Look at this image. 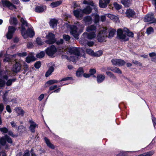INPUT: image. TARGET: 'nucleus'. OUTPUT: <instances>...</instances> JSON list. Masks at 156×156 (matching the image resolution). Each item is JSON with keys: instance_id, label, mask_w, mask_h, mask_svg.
<instances>
[{"instance_id": "obj_1", "label": "nucleus", "mask_w": 156, "mask_h": 156, "mask_svg": "<svg viewBox=\"0 0 156 156\" xmlns=\"http://www.w3.org/2000/svg\"><path fill=\"white\" fill-rule=\"evenodd\" d=\"M86 32L82 34L80 42L83 44H86L90 47L92 46L94 44L93 41H87L86 39L91 40L94 39L96 36V27L94 25H92L87 27L86 29Z\"/></svg>"}, {"instance_id": "obj_2", "label": "nucleus", "mask_w": 156, "mask_h": 156, "mask_svg": "<svg viewBox=\"0 0 156 156\" xmlns=\"http://www.w3.org/2000/svg\"><path fill=\"white\" fill-rule=\"evenodd\" d=\"M20 21L22 23L20 31L22 36L24 38H27L28 36L30 37L34 35V32L31 25L27 23L23 18H21Z\"/></svg>"}, {"instance_id": "obj_3", "label": "nucleus", "mask_w": 156, "mask_h": 156, "mask_svg": "<svg viewBox=\"0 0 156 156\" xmlns=\"http://www.w3.org/2000/svg\"><path fill=\"white\" fill-rule=\"evenodd\" d=\"M115 32V29L112 28L108 29L103 27L100 30L97 36V40L99 42L105 41L107 37L109 38L113 37Z\"/></svg>"}, {"instance_id": "obj_4", "label": "nucleus", "mask_w": 156, "mask_h": 156, "mask_svg": "<svg viewBox=\"0 0 156 156\" xmlns=\"http://www.w3.org/2000/svg\"><path fill=\"white\" fill-rule=\"evenodd\" d=\"M69 27L71 34L75 38L78 39L79 35V33L77 31L78 27H81L83 28L84 27L82 24H80L78 22L75 23L74 25H69Z\"/></svg>"}, {"instance_id": "obj_5", "label": "nucleus", "mask_w": 156, "mask_h": 156, "mask_svg": "<svg viewBox=\"0 0 156 156\" xmlns=\"http://www.w3.org/2000/svg\"><path fill=\"white\" fill-rule=\"evenodd\" d=\"M27 55V53L26 52H23L22 53H20L17 54H15L13 55H8L3 60L4 62H8L9 63H11L14 61H16V56L24 57Z\"/></svg>"}, {"instance_id": "obj_6", "label": "nucleus", "mask_w": 156, "mask_h": 156, "mask_svg": "<svg viewBox=\"0 0 156 156\" xmlns=\"http://www.w3.org/2000/svg\"><path fill=\"white\" fill-rule=\"evenodd\" d=\"M128 29L125 28L123 30L119 29L117 31V36L118 38L123 41H128L129 38L126 35V31Z\"/></svg>"}, {"instance_id": "obj_7", "label": "nucleus", "mask_w": 156, "mask_h": 156, "mask_svg": "<svg viewBox=\"0 0 156 156\" xmlns=\"http://www.w3.org/2000/svg\"><path fill=\"white\" fill-rule=\"evenodd\" d=\"M46 54L49 56L52 57L57 52V50L56 47L53 45H51L48 47L45 50Z\"/></svg>"}, {"instance_id": "obj_8", "label": "nucleus", "mask_w": 156, "mask_h": 156, "mask_svg": "<svg viewBox=\"0 0 156 156\" xmlns=\"http://www.w3.org/2000/svg\"><path fill=\"white\" fill-rule=\"evenodd\" d=\"M144 21L145 22H149L150 23H156V19L154 17V14L150 12L146 15L144 18Z\"/></svg>"}, {"instance_id": "obj_9", "label": "nucleus", "mask_w": 156, "mask_h": 156, "mask_svg": "<svg viewBox=\"0 0 156 156\" xmlns=\"http://www.w3.org/2000/svg\"><path fill=\"white\" fill-rule=\"evenodd\" d=\"M16 80V78H14L12 79H9L7 80L6 83L5 81L2 79H0V89L2 87H4L5 84L7 86H9L12 85V83L15 82Z\"/></svg>"}, {"instance_id": "obj_10", "label": "nucleus", "mask_w": 156, "mask_h": 156, "mask_svg": "<svg viewBox=\"0 0 156 156\" xmlns=\"http://www.w3.org/2000/svg\"><path fill=\"white\" fill-rule=\"evenodd\" d=\"M46 37L48 40L45 41V42L48 44H52L56 41L55 35L52 33H49L46 36Z\"/></svg>"}, {"instance_id": "obj_11", "label": "nucleus", "mask_w": 156, "mask_h": 156, "mask_svg": "<svg viewBox=\"0 0 156 156\" xmlns=\"http://www.w3.org/2000/svg\"><path fill=\"white\" fill-rule=\"evenodd\" d=\"M6 141L10 144L12 143V139L7 135H5L4 137H2L0 138V144L1 145H5Z\"/></svg>"}, {"instance_id": "obj_12", "label": "nucleus", "mask_w": 156, "mask_h": 156, "mask_svg": "<svg viewBox=\"0 0 156 156\" xmlns=\"http://www.w3.org/2000/svg\"><path fill=\"white\" fill-rule=\"evenodd\" d=\"M69 53L71 54H73L74 55L80 56V49L75 47H70L67 49Z\"/></svg>"}, {"instance_id": "obj_13", "label": "nucleus", "mask_w": 156, "mask_h": 156, "mask_svg": "<svg viewBox=\"0 0 156 156\" xmlns=\"http://www.w3.org/2000/svg\"><path fill=\"white\" fill-rule=\"evenodd\" d=\"M111 62L113 65L117 66H122L126 63L124 61L120 59H112Z\"/></svg>"}, {"instance_id": "obj_14", "label": "nucleus", "mask_w": 156, "mask_h": 156, "mask_svg": "<svg viewBox=\"0 0 156 156\" xmlns=\"http://www.w3.org/2000/svg\"><path fill=\"white\" fill-rule=\"evenodd\" d=\"M16 30L15 27L12 26H9L8 27V31L6 35L7 39H10L12 38L13 34Z\"/></svg>"}, {"instance_id": "obj_15", "label": "nucleus", "mask_w": 156, "mask_h": 156, "mask_svg": "<svg viewBox=\"0 0 156 156\" xmlns=\"http://www.w3.org/2000/svg\"><path fill=\"white\" fill-rule=\"evenodd\" d=\"M2 4L4 6H6L11 9H16V7L15 5H13L10 2L5 0H2Z\"/></svg>"}, {"instance_id": "obj_16", "label": "nucleus", "mask_w": 156, "mask_h": 156, "mask_svg": "<svg viewBox=\"0 0 156 156\" xmlns=\"http://www.w3.org/2000/svg\"><path fill=\"white\" fill-rule=\"evenodd\" d=\"M126 15L128 18L136 17L137 16L136 14L132 9H129L126 12Z\"/></svg>"}, {"instance_id": "obj_17", "label": "nucleus", "mask_w": 156, "mask_h": 156, "mask_svg": "<svg viewBox=\"0 0 156 156\" xmlns=\"http://www.w3.org/2000/svg\"><path fill=\"white\" fill-rule=\"evenodd\" d=\"M29 122L30 124L29 127L30 130L32 133H34L35 131L36 128L38 127V125L32 119L29 120Z\"/></svg>"}, {"instance_id": "obj_18", "label": "nucleus", "mask_w": 156, "mask_h": 156, "mask_svg": "<svg viewBox=\"0 0 156 156\" xmlns=\"http://www.w3.org/2000/svg\"><path fill=\"white\" fill-rule=\"evenodd\" d=\"M74 16L77 18H81L83 16L82 10L81 9H77L73 11Z\"/></svg>"}, {"instance_id": "obj_19", "label": "nucleus", "mask_w": 156, "mask_h": 156, "mask_svg": "<svg viewBox=\"0 0 156 156\" xmlns=\"http://www.w3.org/2000/svg\"><path fill=\"white\" fill-rule=\"evenodd\" d=\"M8 74L10 76H12L10 72H5V71H0V78L7 80L8 78Z\"/></svg>"}, {"instance_id": "obj_20", "label": "nucleus", "mask_w": 156, "mask_h": 156, "mask_svg": "<svg viewBox=\"0 0 156 156\" xmlns=\"http://www.w3.org/2000/svg\"><path fill=\"white\" fill-rule=\"evenodd\" d=\"M83 21L86 25H89L91 24L93 20L91 16H87L84 17Z\"/></svg>"}, {"instance_id": "obj_21", "label": "nucleus", "mask_w": 156, "mask_h": 156, "mask_svg": "<svg viewBox=\"0 0 156 156\" xmlns=\"http://www.w3.org/2000/svg\"><path fill=\"white\" fill-rule=\"evenodd\" d=\"M21 69V66L19 63L16 62L12 69L13 72L17 73L20 72Z\"/></svg>"}, {"instance_id": "obj_22", "label": "nucleus", "mask_w": 156, "mask_h": 156, "mask_svg": "<svg viewBox=\"0 0 156 156\" xmlns=\"http://www.w3.org/2000/svg\"><path fill=\"white\" fill-rule=\"evenodd\" d=\"M104 2L102 0H100L99 2V5L102 8L106 7L109 3L110 0H103Z\"/></svg>"}, {"instance_id": "obj_23", "label": "nucleus", "mask_w": 156, "mask_h": 156, "mask_svg": "<svg viewBox=\"0 0 156 156\" xmlns=\"http://www.w3.org/2000/svg\"><path fill=\"white\" fill-rule=\"evenodd\" d=\"M105 76L103 74H100L97 75V80L98 83H101L105 80Z\"/></svg>"}, {"instance_id": "obj_24", "label": "nucleus", "mask_w": 156, "mask_h": 156, "mask_svg": "<svg viewBox=\"0 0 156 156\" xmlns=\"http://www.w3.org/2000/svg\"><path fill=\"white\" fill-rule=\"evenodd\" d=\"M54 64H53L52 66L50 67L48 70L45 73V76L48 77L49 76L51 73L53 72L54 70Z\"/></svg>"}, {"instance_id": "obj_25", "label": "nucleus", "mask_w": 156, "mask_h": 156, "mask_svg": "<svg viewBox=\"0 0 156 156\" xmlns=\"http://www.w3.org/2000/svg\"><path fill=\"white\" fill-rule=\"evenodd\" d=\"M46 9V7L45 6H37L36 7L35 9V11L36 12L40 13L43 12Z\"/></svg>"}, {"instance_id": "obj_26", "label": "nucleus", "mask_w": 156, "mask_h": 156, "mask_svg": "<svg viewBox=\"0 0 156 156\" xmlns=\"http://www.w3.org/2000/svg\"><path fill=\"white\" fill-rule=\"evenodd\" d=\"M155 151H154L151 150L139 154L138 156H151L153 155Z\"/></svg>"}, {"instance_id": "obj_27", "label": "nucleus", "mask_w": 156, "mask_h": 156, "mask_svg": "<svg viewBox=\"0 0 156 156\" xmlns=\"http://www.w3.org/2000/svg\"><path fill=\"white\" fill-rule=\"evenodd\" d=\"M82 10L83 14H89L92 11V9L89 6L86 7V8Z\"/></svg>"}, {"instance_id": "obj_28", "label": "nucleus", "mask_w": 156, "mask_h": 156, "mask_svg": "<svg viewBox=\"0 0 156 156\" xmlns=\"http://www.w3.org/2000/svg\"><path fill=\"white\" fill-rule=\"evenodd\" d=\"M15 110L18 115H21L22 116L23 115L24 112L21 108L16 107L15 108Z\"/></svg>"}, {"instance_id": "obj_29", "label": "nucleus", "mask_w": 156, "mask_h": 156, "mask_svg": "<svg viewBox=\"0 0 156 156\" xmlns=\"http://www.w3.org/2000/svg\"><path fill=\"white\" fill-rule=\"evenodd\" d=\"M107 69L108 70H110L115 73H117L119 74L122 73V72L120 70V69L119 68L116 67H108L107 68Z\"/></svg>"}, {"instance_id": "obj_30", "label": "nucleus", "mask_w": 156, "mask_h": 156, "mask_svg": "<svg viewBox=\"0 0 156 156\" xmlns=\"http://www.w3.org/2000/svg\"><path fill=\"white\" fill-rule=\"evenodd\" d=\"M109 18L112 20H114V21L117 22L119 21V19L116 16L111 14H106Z\"/></svg>"}, {"instance_id": "obj_31", "label": "nucleus", "mask_w": 156, "mask_h": 156, "mask_svg": "<svg viewBox=\"0 0 156 156\" xmlns=\"http://www.w3.org/2000/svg\"><path fill=\"white\" fill-rule=\"evenodd\" d=\"M44 140L48 147L52 149H54L55 148L54 145L50 142V140L47 137H45L44 138Z\"/></svg>"}, {"instance_id": "obj_32", "label": "nucleus", "mask_w": 156, "mask_h": 156, "mask_svg": "<svg viewBox=\"0 0 156 156\" xmlns=\"http://www.w3.org/2000/svg\"><path fill=\"white\" fill-rule=\"evenodd\" d=\"M9 22L11 25H16L18 23L16 18L14 17L10 18L9 20Z\"/></svg>"}, {"instance_id": "obj_33", "label": "nucleus", "mask_w": 156, "mask_h": 156, "mask_svg": "<svg viewBox=\"0 0 156 156\" xmlns=\"http://www.w3.org/2000/svg\"><path fill=\"white\" fill-rule=\"evenodd\" d=\"M57 20L55 19L51 20L50 24V26L53 28L56 27L57 25Z\"/></svg>"}, {"instance_id": "obj_34", "label": "nucleus", "mask_w": 156, "mask_h": 156, "mask_svg": "<svg viewBox=\"0 0 156 156\" xmlns=\"http://www.w3.org/2000/svg\"><path fill=\"white\" fill-rule=\"evenodd\" d=\"M36 60V58L32 55L29 56L26 58V62L28 63H30L31 62L34 61Z\"/></svg>"}, {"instance_id": "obj_35", "label": "nucleus", "mask_w": 156, "mask_h": 156, "mask_svg": "<svg viewBox=\"0 0 156 156\" xmlns=\"http://www.w3.org/2000/svg\"><path fill=\"white\" fill-rule=\"evenodd\" d=\"M121 3L125 7H129L131 4V2L129 0H121Z\"/></svg>"}, {"instance_id": "obj_36", "label": "nucleus", "mask_w": 156, "mask_h": 156, "mask_svg": "<svg viewBox=\"0 0 156 156\" xmlns=\"http://www.w3.org/2000/svg\"><path fill=\"white\" fill-rule=\"evenodd\" d=\"M62 3V1L60 0L52 3L51 4V5L52 8H55L59 5Z\"/></svg>"}, {"instance_id": "obj_37", "label": "nucleus", "mask_w": 156, "mask_h": 156, "mask_svg": "<svg viewBox=\"0 0 156 156\" xmlns=\"http://www.w3.org/2000/svg\"><path fill=\"white\" fill-rule=\"evenodd\" d=\"M83 73V68H80L76 71V76L79 77H80L82 76Z\"/></svg>"}, {"instance_id": "obj_38", "label": "nucleus", "mask_w": 156, "mask_h": 156, "mask_svg": "<svg viewBox=\"0 0 156 156\" xmlns=\"http://www.w3.org/2000/svg\"><path fill=\"white\" fill-rule=\"evenodd\" d=\"M83 4H87L90 5H91L92 6H93L94 7L95 6V5L94 3L93 2L90 0L88 1H84L83 2Z\"/></svg>"}, {"instance_id": "obj_39", "label": "nucleus", "mask_w": 156, "mask_h": 156, "mask_svg": "<svg viewBox=\"0 0 156 156\" xmlns=\"http://www.w3.org/2000/svg\"><path fill=\"white\" fill-rule=\"evenodd\" d=\"M86 51L87 53L88 54L94 56V52L92 49L90 48H87L86 49Z\"/></svg>"}, {"instance_id": "obj_40", "label": "nucleus", "mask_w": 156, "mask_h": 156, "mask_svg": "<svg viewBox=\"0 0 156 156\" xmlns=\"http://www.w3.org/2000/svg\"><path fill=\"white\" fill-rule=\"evenodd\" d=\"M8 92V91H6L5 93L2 96L3 101L4 102H6V104L7 103V102L8 101V99L6 97L7 96Z\"/></svg>"}, {"instance_id": "obj_41", "label": "nucleus", "mask_w": 156, "mask_h": 156, "mask_svg": "<svg viewBox=\"0 0 156 156\" xmlns=\"http://www.w3.org/2000/svg\"><path fill=\"white\" fill-rule=\"evenodd\" d=\"M45 55V53L44 51H41L40 53L37 54L36 56L39 58H42Z\"/></svg>"}, {"instance_id": "obj_42", "label": "nucleus", "mask_w": 156, "mask_h": 156, "mask_svg": "<svg viewBox=\"0 0 156 156\" xmlns=\"http://www.w3.org/2000/svg\"><path fill=\"white\" fill-rule=\"evenodd\" d=\"M94 22L95 23H98L100 20V17L99 15L95 14L94 16Z\"/></svg>"}, {"instance_id": "obj_43", "label": "nucleus", "mask_w": 156, "mask_h": 156, "mask_svg": "<svg viewBox=\"0 0 156 156\" xmlns=\"http://www.w3.org/2000/svg\"><path fill=\"white\" fill-rule=\"evenodd\" d=\"M154 32V30L151 27H149L147 29V34L149 35Z\"/></svg>"}, {"instance_id": "obj_44", "label": "nucleus", "mask_w": 156, "mask_h": 156, "mask_svg": "<svg viewBox=\"0 0 156 156\" xmlns=\"http://www.w3.org/2000/svg\"><path fill=\"white\" fill-rule=\"evenodd\" d=\"M106 73L108 76L111 78L113 79H115L116 78V76L112 73L110 72H106Z\"/></svg>"}, {"instance_id": "obj_45", "label": "nucleus", "mask_w": 156, "mask_h": 156, "mask_svg": "<svg viewBox=\"0 0 156 156\" xmlns=\"http://www.w3.org/2000/svg\"><path fill=\"white\" fill-rule=\"evenodd\" d=\"M103 53V51L101 50H99L95 53L94 52V56L99 57L101 56Z\"/></svg>"}, {"instance_id": "obj_46", "label": "nucleus", "mask_w": 156, "mask_h": 156, "mask_svg": "<svg viewBox=\"0 0 156 156\" xmlns=\"http://www.w3.org/2000/svg\"><path fill=\"white\" fill-rule=\"evenodd\" d=\"M78 57L75 55V56H72L69 57V59L70 61H71L73 62H74L76 60L78 59Z\"/></svg>"}, {"instance_id": "obj_47", "label": "nucleus", "mask_w": 156, "mask_h": 156, "mask_svg": "<svg viewBox=\"0 0 156 156\" xmlns=\"http://www.w3.org/2000/svg\"><path fill=\"white\" fill-rule=\"evenodd\" d=\"M126 35L129 37H133V34L128 29V30L126 31Z\"/></svg>"}, {"instance_id": "obj_48", "label": "nucleus", "mask_w": 156, "mask_h": 156, "mask_svg": "<svg viewBox=\"0 0 156 156\" xmlns=\"http://www.w3.org/2000/svg\"><path fill=\"white\" fill-rule=\"evenodd\" d=\"M0 130L3 133H6L8 132V130L7 128L5 127L0 128Z\"/></svg>"}, {"instance_id": "obj_49", "label": "nucleus", "mask_w": 156, "mask_h": 156, "mask_svg": "<svg viewBox=\"0 0 156 156\" xmlns=\"http://www.w3.org/2000/svg\"><path fill=\"white\" fill-rule=\"evenodd\" d=\"M114 5L115 8L118 10L121 9V5H120L116 2H115L114 3Z\"/></svg>"}, {"instance_id": "obj_50", "label": "nucleus", "mask_w": 156, "mask_h": 156, "mask_svg": "<svg viewBox=\"0 0 156 156\" xmlns=\"http://www.w3.org/2000/svg\"><path fill=\"white\" fill-rule=\"evenodd\" d=\"M63 38L64 40L67 41H69L70 39V37L69 35L66 34H64L63 35Z\"/></svg>"}, {"instance_id": "obj_51", "label": "nucleus", "mask_w": 156, "mask_h": 156, "mask_svg": "<svg viewBox=\"0 0 156 156\" xmlns=\"http://www.w3.org/2000/svg\"><path fill=\"white\" fill-rule=\"evenodd\" d=\"M36 42L37 43L38 45H41L42 44V42L41 41V39L37 37L36 39Z\"/></svg>"}, {"instance_id": "obj_52", "label": "nucleus", "mask_w": 156, "mask_h": 156, "mask_svg": "<svg viewBox=\"0 0 156 156\" xmlns=\"http://www.w3.org/2000/svg\"><path fill=\"white\" fill-rule=\"evenodd\" d=\"M41 66V62L39 61H38L36 62L34 65L35 68L37 69H39Z\"/></svg>"}, {"instance_id": "obj_53", "label": "nucleus", "mask_w": 156, "mask_h": 156, "mask_svg": "<svg viewBox=\"0 0 156 156\" xmlns=\"http://www.w3.org/2000/svg\"><path fill=\"white\" fill-rule=\"evenodd\" d=\"M73 79L72 77H66L65 78H64L63 79H62L61 80L59 81V82L62 81H66L68 80H72Z\"/></svg>"}, {"instance_id": "obj_54", "label": "nucleus", "mask_w": 156, "mask_h": 156, "mask_svg": "<svg viewBox=\"0 0 156 156\" xmlns=\"http://www.w3.org/2000/svg\"><path fill=\"white\" fill-rule=\"evenodd\" d=\"M149 56L151 58L156 56V53L154 52L149 53Z\"/></svg>"}, {"instance_id": "obj_55", "label": "nucleus", "mask_w": 156, "mask_h": 156, "mask_svg": "<svg viewBox=\"0 0 156 156\" xmlns=\"http://www.w3.org/2000/svg\"><path fill=\"white\" fill-rule=\"evenodd\" d=\"M54 84L52 80H51L47 82L46 84V86H48L49 85Z\"/></svg>"}, {"instance_id": "obj_56", "label": "nucleus", "mask_w": 156, "mask_h": 156, "mask_svg": "<svg viewBox=\"0 0 156 156\" xmlns=\"http://www.w3.org/2000/svg\"><path fill=\"white\" fill-rule=\"evenodd\" d=\"M106 15H102L101 16L100 19L101 20L102 22L105 21L106 20Z\"/></svg>"}, {"instance_id": "obj_57", "label": "nucleus", "mask_w": 156, "mask_h": 156, "mask_svg": "<svg viewBox=\"0 0 156 156\" xmlns=\"http://www.w3.org/2000/svg\"><path fill=\"white\" fill-rule=\"evenodd\" d=\"M96 70L94 69H91L90 70V72L91 75L95 74L96 73Z\"/></svg>"}, {"instance_id": "obj_58", "label": "nucleus", "mask_w": 156, "mask_h": 156, "mask_svg": "<svg viewBox=\"0 0 156 156\" xmlns=\"http://www.w3.org/2000/svg\"><path fill=\"white\" fill-rule=\"evenodd\" d=\"M152 120L154 126L155 128V125H156V118L155 117L152 116Z\"/></svg>"}, {"instance_id": "obj_59", "label": "nucleus", "mask_w": 156, "mask_h": 156, "mask_svg": "<svg viewBox=\"0 0 156 156\" xmlns=\"http://www.w3.org/2000/svg\"><path fill=\"white\" fill-rule=\"evenodd\" d=\"M6 110L9 113H11L12 110L10 106L9 105H7L6 108Z\"/></svg>"}, {"instance_id": "obj_60", "label": "nucleus", "mask_w": 156, "mask_h": 156, "mask_svg": "<svg viewBox=\"0 0 156 156\" xmlns=\"http://www.w3.org/2000/svg\"><path fill=\"white\" fill-rule=\"evenodd\" d=\"M57 86L56 85H54L53 86H51L49 88V90H55V89L57 87Z\"/></svg>"}, {"instance_id": "obj_61", "label": "nucleus", "mask_w": 156, "mask_h": 156, "mask_svg": "<svg viewBox=\"0 0 156 156\" xmlns=\"http://www.w3.org/2000/svg\"><path fill=\"white\" fill-rule=\"evenodd\" d=\"M63 40L62 39H60L59 40H58L57 42L56 43L58 44H63Z\"/></svg>"}, {"instance_id": "obj_62", "label": "nucleus", "mask_w": 156, "mask_h": 156, "mask_svg": "<svg viewBox=\"0 0 156 156\" xmlns=\"http://www.w3.org/2000/svg\"><path fill=\"white\" fill-rule=\"evenodd\" d=\"M30 155L29 151H27L24 153L23 156H30Z\"/></svg>"}, {"instance_id": "obj_63", "label": "nucleus", "mask_w": 156, "mask_h": 156, "mask_svg": "<svg viewBox=\"0 0 156 156\" xmlns=\"http://www.w3.org/2000/svg\"><path fill=\"white\" fill-rule=\"evenodd\" d=\"M44 94H41L39 97L38 99L39 101H41L44 97Z\"/></svg>"}, {"instance_id": "obj_64", "label": "nucleus", "mask_w": 156, "mask_h": 156, "mask_svg": "<svg viewBox=\"0 0 156 156\" xmlns=\"http://www.w3.org/2000/svg\"><path fill=\"white\" fill-rule=\"evenodd\" d=\"M8 134L10 136H12V137H15L16 136V135H14L13 134V133L11 131H9L8 132Z\"/></svg>"}]
</instances>
